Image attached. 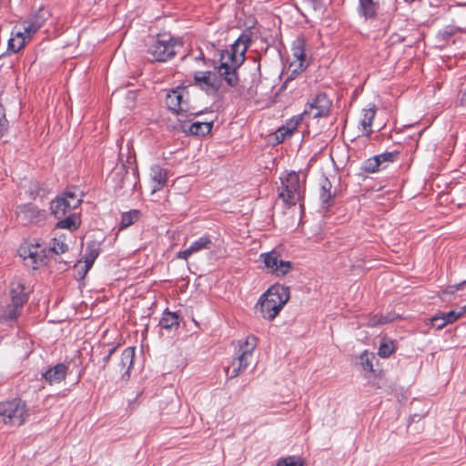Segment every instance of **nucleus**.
I'll use <instances>...</instances> for the list:
<instances>
[{"label":"nucleus","mask_w":466,"mask_h":466,"mask_svg":"<svg viewBox=\"0 0 466 466\" xmlns=\"http://www.w3.org/2000/svg\"><path fill=\"white\" fill-rule=\"evenodd\" d=\"M249 43L248 36L240 35L228 49L220 54V65L217 69L229 86H236L238 83L237 69L245 61V54Z\"/></svg>","instance_id":"f257e3e1"},{"label":"nucleus","mask_w":466,"mask_h":466,"mask_svg":"<svg viewBox=\"0 0 466 466\" xmlns=\"http://www.w3.org/2000/svg\"><path fill=\"white\" fill-rule=\"evenodd\" d=\"M223 76L212 71H197L193 76V85L208 95H216L222 86Z\"/></svg>","instance_id":"9d476101"},{"label":"nucleus","mask_w":466,"mask_h":466,"mask_svg":"<svg viewBox=\"0 0 466 466\" xmlns=\"http://www.w3.org/2000/svg\"><path fill=\"white\" fill-rule=\"evenodd\" d=\"M69 370V366L65 363H57L53 368L46 370L42 377L48 382L50 385L58 384L66 380V375Z\"/></svg>","instance_id":"dca6fc26"},{"label":"nucleus","mask_w":466,"mask_h":466,"mask_svg":"<svg viewBox=\"0 0 466 466\" xmlns=\"http://www.w3.org/2000/svg\"><path fill=\"white\" fill-rule=\"evenodd\" d=\"M290 298L289 288L274 284L259 298L258 306L261 316L268 320H273L287 304Z\"/></svg>","instance_id":"f03ea898"},{"label":"nucleus","mask_w":466,"mask_h":466,"mask_svg":"<svg viewBox=\"0 0 466 466\" xmlns=\"http://www.w3.org/2000/svg\"><path fill=\"white\" fill-rule=\"evenodd\" d=\"M49 15L50 13L46 8L40 7L34 16L31 17V34L38 30Z\"/></svg>","instance_id":"a878e982"},{"label":"nucleus","mask_w":466,"mask_h":466,"mask_svg":"<svg viewBox=\"0 0 466 466\" xmlns=\"http://www.w3.org/2000/svg\"><path fill=\"white\" fill-rule=\"evenodd\" d=\"M466 313V306L461 307L457 309L451 310L446 313H441V315L446 319L448 324L455 322L457 319L461 318Z\"/></svg>","instance_id":"7c9ffc66"},{"label":"nucleus","mask_w":466,"mask_h":466,"mask_svg":"<svg viewBox=\"0 0 466 466\" xmlns=\"http://www.w3.org/2000/svg\"><path fill=\"white\" fill-rule=\"evenodd\" d=\"M189 94L185 87H177L170 90L166 96V105L169 110L177 116L190 117L196 116L199 112L191 108L188 101Z\"/></svg>","instance_id":"39448f33"},{"label":"nucleus","mask_w":466,"mask_h":466,"mask_svg":"<svg viewBox=\"0 0 466 466\" xmlns=\"http://www.w3.org/2000/svg\"><path fill=\"white\" fill-rule=\"evenodd\" d=\"M24 34L29 35V25L24 26V33L21 31L12 32V37L8 40L9 51L16 53L25 46V36Z\"/></svg>","instance_id":"412c9836"},{"label":"nucleus","mask_w":466,"mask_h":466,"mask_svg":"<svg viewBox=\"0 0 466 466\" xmlns=\"http://www.w3.org/2000/svg\"><path fill=\"white\" fill-rule=\"evenodd\" d=\"M279 198L288 206H295L303 198V191L299 184V176L296 172L289 173L282 180V187L279 193Z\"/></svg>","instance_id":"1a4fd4ad"},{"label":"nucleus","mask_w":466,"mask_h":466,"mask_svg":"<svg viewBox=\"0 0 466 466\" xmlns=\"http://www.w3.org/2000/svg\"><path fill=\"white\" fill-rule=\"evenodd\" d=\"M299 120H296L294 123H291V127H288V128H285V127H281L278 130V136H281V140H283L285 138V135L288 134L289 136H290L293 132V130H295L299 125Z\"/></svg>","instance_id":"58836bf2"},{"label":"nucleus","mask_w":466,"mask_h":466,"mask_svg":"<svg viewBox=\"0 0 466 466\" xmlns=\"http://www.w3.org/2000/svg\"><path fill=\"white\" fill-rule=\"evenodd\" d=\"M9 295L10 303L2 306L0 319L15 321L20 316L24 305L28 299L26 280L20 277H15L10 283Z\"/></svg>","instance_id":"7ed1b4c3"},{"label":"nucleus","mask_w":466,"mask_h":466,"mask_svg":"<svg viewBox=\"0 0 466 466\" xmlns=\"http://www.w3.org/2000/svg\"><path fill=\"white\" fill-rule=\"evenodd\" d=\"M376 115L374 106L363 109L361 112L360 126L362 127V134L366 137H370L372 133V124Z\"/></svg>","instance_id":"4be33fe9"},{"label":"nucleus","mask_w":466,"mask_h":466,"mask_svg":"<svg viewBox=\"0 0 466 466\" xmlns=\"http://www.w3.org/2000/svg\"><path fill=\"white\" fill-rule=\"evenodd\" d=\"M277 466H304V461L296 456H289L278 461Z\"/></svg>","instance_id":"f704fd0d"},{"label":"nucleus","mask_w":466,"mask_h":466,"mask_svg":"<svg viewBox=\"0 0 466 466\" xmlns=\"http://www.w3.org/2000/svg\"><path fill=\"white\" fill-rule=\"evenodd\" d=\"M56 224V228L68 229L71 232L77 230L81 226V216L79 213H73L62 218Z\"/></svg>","instance_id":"aec40b11"},{"label":"nucleus","mask_w":466,"mask_h":466,"mask_svg":"<svg viewBox=\"0 0 466 466\" xmlns=\"http://www.w3.org/2000/svg\"><path fill=\"white\" fill-rule=\"evenodd\" d=\"M376 157L379 158L380 166L386 162L387 163L393 162L394 158H395V155L391 152H386L383 154H380V155H377Z\"/></svg>","instance_id":"a19ab883"},{"label":"nucleus","mask_w":466,"mask_h":466,"mask_svg":"<svg viewBox=\"0 0 466 466\" xmlns=\"http://www.w3.org/2000/svg\"><path fill=\"white\" fill-rule=\"evenodd\" d=\"M31 248L34 250H31V266L32 268L37 269L41 267L46 266L48 263V255L51 253L49 249L42 245L39 242H35V244H31Z\"/></svg>","instance_id":"f3484780"},{"label":"nucleus","mask_w":466,"mask_h":466,"mask_svg":"<svg viewBox=\"0 0 466 466\" xmlns=\"http://www.w3.org/2000/svg\"><path fill=\"white\" fill-rule=\"evenodd\" d=\"M139 218V211L132 210L122 214L121 216V228H126L134 224Z\"/></svg>","instance_id":"c756f323"},{"label":"nucleus","mask_w":466,"mask_h":466,"mask_svg":"<svg viewBox=\"0 0 466 466\" xmlns=\"http://www.w3.org/2000/svg\"><path fill=\"white\" fill-rule=\"evenodd\" d=\"M309 64L306 53V40L304 37H297L292 43L289 68L293 75H299L308 67Z\"/></svg>","instance_id":"9b49d317"},{"label":"nucleus","mask_w":466,"mask_h":466,"mask_svg":"<svg viewBox=\"0 0 466 466\" xmlns=\"http://www.w3.org/2000/svg\"><path fill=\"white\" fill-rule=\"evenodd\" d=\"M161 328L171 329L179 326L178 315L174 312L165 311L159 320Z\"/></svg>","instance_id":"bb28decb"},{"label":"nucleus","mask_w":466,"mask_h":466,"mask_svg":"<svg viewBox=\"0 0 466 466\" xmlns=\"http://www.w3.org/2000/svg\"><path fill=\"white\" fill-rule=\"evenodd\" d=\"M259 260L263 263L262 268L277 278L287 276L294 268L292 262L282 259L281 254L276 249L261 253Z\"/></svg>","instance_id":"423d86ee"},{"label":"nucleus","mask_w":466,"mask_h":466,"mask_svg":"<svg viewBox=\"0 0 466 466\" xmlns=\"http://www.w3.org/2000/svg\"><path fill=\"white\" fill-rule=\"evenodd\" d=\"M134 358H135V348L134 347H127L126 348L122 353L120 358V363L121 369H127V370H129L134 363Z\"/></svg>","instance_id":"c85d7f7f"},{"label":"nucleus","mask_w":466,"mask_h":466,"mask_svg":"<svg viewBox=\"0 0 466 466\" xmlns=\"http://www.w3.org/2000/svg\"><path fill=\"white\" fill-rule=\"evenodd\" d=\"M466 285V280L459 283V284H455V285H451L447 288L446 289V293L448 294H453L455 293L456 291L461 289L464 286Z\"/></svg>","instance_id":"79ce46f5"},{"label":"nucleus","mask_w":466,"mask_h":466,"mask_svg":"<svg viewBox=\"0 0 466 466\" xmlns=\"http://www.w3.org/2000/svg\"><path fill=\"white\" fill-rule=\"evenodd\" d=\"M150 187L151 194H154L167 185V170L159 165H154L150 168Z\"/></svg>","instance_id":"2eb2a0df"},{"label":"nucleus","mask_w":466,"mask_h":466,"mask_svg":"<svg viewBox=\"0 0 466 466\" xmlns=\"http://www.w3.org/2000/svg\"><path fill=\"white\" fill-rule=\"evenodd\" d=\"M361 359V364L363 368L370 372H373V363L372 359L370 358L368 353H363L360 357Z\"/></svg>","instance_id":"4c0bfd02"},{"label":"nucleus","mask_w":466,"mask_h":466,"mask_svg":"<svg viewBox=\"0 0 466 466\" xmlns=\"http://www.w3.org/2000/svg\"><path fill=\"white\" fill-rule=\"evenodd\" d=\"M258 344V338L254 335H248L244 339L238 341V355L244 360L251 362L253 351Z\"/></svg>","instance_id":"6ab92c4d"},{"label":"nucleus","mask_w":466,"mask_h":466,"mask_svg":"<svg viewBox=\"0 0 466 466\" xmlns=\"http://www.w3.org/2000/svg\"><path fill=\"white\" fill-rule=\"evenodd\" d=\"M187 119L183 120L178 118L177 120L180 122L178 127L176 128L179 129L181 132L195 135V136H205L208 134L213 127L212 122H194L191 123V118L186 117Z\"/></svg>","instance_id":"ddd939ff"},{"label":"nucleus","mask_w":466,"mask_h":466,"mask_svg":"<svg viewBox=\"0 0 466 466\" xmlns=\"http://www.w3.org/2000/svg\"><path fill=\"white\" fill-rule=\"evenodd\" d=\"M393 319H394L391 316L373 315L369 318L367 326L368 327H376L379 325H383V324L391 322Z\"/></svg>","instance_id":"473e14b6"},{"label":"nucleus","mask_w":466,"mask_h":466,"mask_svg":"<svg viewBox=\"0 0 466 466\" xmlns=\"http://www.w3.org/2000/svg\"><path fill=\"white\" fill-rule=\"evenodd\" d=\"M331 105V101L326 94L319 93L307 103L303 115H308L312 118L328 116Z\"/></svg>","instance_id":"f8f14e48"},{"label":"nucleus","mask_w":466,"mask_h":466,"mask_svg":"<svg viewBox=\"0 0 466 466\" xmlns=\"http://www.w3.org/2000/svg\"><path fill=\"white\" fill-rule=\"evenodd\" d=\"M331 182L327 177H324L320 181L319 198L326 208L332 205L334 193L331 192Z\"/></svg>","instance_id":"b1692460"},{"label":"nucleus","mask_w":466,"mask_h":466,"mask_svg":"<svg viewBox=\"0 0 466 466\" xmlns=\"http://www.w3.org/2000/svg\"><path fill=\"white\" fill-rule=\"evenodd\" d=\"M430 320L431 325L436 327L437 329H441L448 325V322H446V319L441 314L432 317Z\"/></svg>","instance_id":"e433bc0d"},{"label":"nucleus","mask_w":466,"mask_h":466,"mask_svg":"<svg viewBox=\"0 0 466 466\" xmlns=\"http://www.w3.org/2000/svg\"><path fill=\"white\" fill-rule=\"evenodd\" d=\"M46 218V211L31 208V222H41Z\"/></svg>","instance_id":"c9c22d12"},{"label":"nucleus","mask_w":466,"mask_h":466,"mask_svg":"<svg viewBox=\"0 0 466 466\" xmlns=\"http://www.w3.org/2000/svg\"><path fill=\"white\" fill-rule=\"evenodd\" d=\"M99 254V248L96 245H88L83 257L85 262V273H86L93 266L96 258Z\"/></svg>","instance_id":"cd10ccee"},{"label":"nucleus","mask_w":466,"mask_h":466,"mask_svg":"<svg viewBox=\"0 0 466 466\" xmlns=\"http://www.w3.org/2000/svg\"><path fill=\"white\" fill-rule=\"evenodd\" d=\"M395 350L394 344L391 340L384 339L379 348L378 354L381 358H388Z\"/></svg>","instance_id":"2f4dec72"},{"label":"nucleus","mask_w":466,"mask_h":466,"mask_svg":"<svg viewBox=\"0 0 466 466\" xmlns=\"http://www.w3.org/2000/svg\"><path fill=\"white\" fill-rule=\"evenodd\" d=\"M182 46L180 39L167 34H159L148 45L147 54L151 61L165 63L172 59Z\"/></svg>","instance_id":"20e7f679"},{"label":"nucleus","mask_w":466,"mask_h":466,"mask_svg":"<svg viewBox=\"0 0 466 466\" xmlns=\"http://www.w3.org/2000/svg\"><path fill=\"white\" fill-rule=\"evenodd\" d=\"M18 256L25 261L29 258V245L25 241L17 249Z\"/></svg>","instance_id":"ea45409f"},{"label":"nucleus","mask_w":466,"mask_h":466,"mask_svg":"<svg viewBox=\"0 0 466 466\" xmlns=\"http://www.w3.org/2000/svg\"><path fill=\"white\" fill-rule=\"evenodd\" d=\"M379 9V0H358L357 12L365 20L375 19Z\"/></svg>","instance_id":"a211bd4d"},{"label":"nucleus","mask_w":466,"mask_h":466,"mask_svg":"<svg viewBox=\"0 0 466 466\" xmlns=\"http://www.w3.org/2000/svg\"><path fill=\"white\" fill-rule=\"evenodd\" d=\"M380 160L376 156L368 158L363 163V169L368 173H375L380 170Z\"/></svg>","instance_id":"72a5a7b5"},{"label":"nucleus","mask_w":466,"mask_h":466,"mask_svg":"<svg viewBox=\"0 0 466 466\" xmlns=\"http://www.w3.org/2000/svg\"><path fill=\"white\" fill-rule=\"evenodd\" d=\"M26 415L25 403L19 399L0 402V418L5 424L20 426Z\"/></svg>","instance_id":"6e6552de"},{"label":"nucleus","mask_w":466,"mask_h":466,"mask_svg":"<svg viewBox=\"0 0 466 466\" xmlns=\"http://www.w3.org/2000/svg\"><path fill=\"white\" fill-rule=\"evenodd\" d=\"M249 364L250 362L248 360L238 356L231 361L230 365L226 369V375L230 379L236 378L240 374V372L245 370Z\"/></svg>","instance_id":"5701e85b"},{"label":"nucleus","mask_w":466,"mask_h":466,"mask_svg":"<svg viewBox=\"0 0 466 466\" xmlns=\"http://www.w3.org/2000/svg\"><path fill=\"white\" fill-rule=\"evenodd\" d=\"M66 240L67 237L65 234L55 235L52 238V246L50 247L49 251L56 255L65 254L68 250V244Z\"/></svg>","instance_id":"393cba45"},{"label":"nucleus","mask_w":466,"mask_h":466,"mask_svg":"<svg viewBox=\"0 0 466 466\" xmlns=\"http://www.w3.org/2000/svg\"><path fill=\"white\" fill-rule=\"evenodd\" d=\"M26 208H27L26 205L20 208V211L17 212V219L18 220L23 221L26 218Z\"/></svg>","instance_id":"37998d69"},{"label":"nucleus","mask_w":466,"mask_h":466,"mask_svg":"<svg viewBox=\"0 0 466 466\" xmlns=\"http://www.w3.org/2000/svg\"><path fill=\"white\" fill-rule=\"evenodd\" d=\"M116 350V348H113L109 350L108 354L104 358V362L105 364H106L110 359V357L112 356V354L115 352Z\"/></svg>","instance_id":"c03bdc74"},{"label":"nucleus","mask_w":466,"mask_h":466,"mask_svg":"<svg viewBox=\"0 0 466 466\" xmlns=\"http://www.w3.org/2000/svg\"><path fill=\"white\" fill-rule=\"evenodd\" d=\"M82 202V197L75 190L66 189L51 201L50 210L56 218H62L77 208Z\"/></svg>","instance_id":"0eeeda50"},{"label":"nucleus","mask_w":466,"mask_h":466,"mask_svg":"<svg viewBox=\"0 0 466 466\" xmlns=\"http://www.w3.org/2000/svg\"><path fill=\"white\" fill-rule=\"evenodd\" d=\"M212 246L211 238L208 236H203L194 241L187 248L177 252L176 258L187 261L192 255L205 249H210Z\"/></svg>","instance_id":"4468645a"}]
</instances>
